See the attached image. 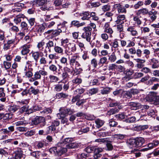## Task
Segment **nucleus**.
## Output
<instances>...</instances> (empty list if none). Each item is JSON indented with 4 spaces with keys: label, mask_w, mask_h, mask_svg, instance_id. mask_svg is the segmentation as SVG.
I'll list each match as a JSON object with an SVG mask.
<instances>
[{
    "label": "nucleus",
    "mask_w": 159,
    "mask_h": 159,
    "mask_svg": "<svg viewBox=\"0 0 159 159\" xmlns=\"http://www.w3.org/2000/svg\"><path fill=\"white\" fill-rule=\"evenodd\" d=\"M72 139L70 138H67L64 139V141L58 143L56 147L50 148L49 151L52 153H55L56 156H61L67 151V148H64L65 144L70 143Z\"/></svg>",
    "instance_id": "1"
},
{
    "label": "nucleus",
    "mask_w": 159,
    "mask_h": 159,
    "mask_svg": "<svg viewBox=\"0 0 159 159\" xmlns=\"http://www.w3.org/2000/svg\"><path fill=\"white\" fill-rule=\"evenodd\" d=\"M31 61H26L25 65L23 67V70L25 77L30 78L33 75Z\"/></svg>",
    "instance_id": "2"
},
{
    "label": "nucleus",
    "mask_w": 159,
    "mask_h": 159,
    "mask_svg": "<svg viewBox=\"0 0 159 159\" xmlns=\"http://www.w3.org/2000/svg\"><path fill=\"white\" fill-rule=\"evenodd\" d=\"M32 125H39V128H42L46 125V123L45 118L41 116H36L32 120Z\"/></svg>",
    "instance_id": "3"
},
{
    "label": "nucleus",
    "mask_w": 159,
    "mask_h": 159,
    "mask_svg": "<svg viewBox=\"0 0 159 159\" xmlns=\"http://www.w3.org/2000/svg\"><path fill=\"white\" fill-rule=\"evenodd\" d=\"M92 29L89 26H87L84 28L83 30L84 32L82 34L81 37L84 39H85L89 43L90 42L91 39V31Z\"/></svg>",
    "instance_id": "4"
},
{
    "label": "nucleus",
    "mask_w": 159,
    "mask_h": 159,
    "mask_svg": "<svg viewBox=\"0 0 159 159\" xmlns=\"http://www.w3.org/2000/svg\"><path fill=\"white\" fill-rule=\"evenodd\" d=\"M130 6L128 4H126L124 6H123L120 3L115 4L113 5V8L117 10L119 13H126V9L129 7Z\"/></svg>",
    "instance_id": "5"
},
{
    "label": "nucleus",
    "mask_w": 159,
    "mask_h": 159,
    "mask_svg": "<svg viewBox=\"0 0 159 159\" xmlns=\"http://www.w3.org/2000/svg\"><path fill=\"white\" fill-rule=\"evenodd\" d=\"M45 44V43L44 41L42 40L38 43L37 47L40 51L41 56H43L44 55V56L47 57L48 55V51L47 49H46V47L44 48Z\"/></svg>",
    "instance_id": "6"
},
{
    "label": "nucleus",
    "mask_w": 159,
    "mask_h": 159,
    "mask_svg": "<svg viewBox=\"0 0 159 159\" xmlns=\"http://www.w3.org/2000/svg\"><path fill=\"white\" fill-rule=\"evenodd\" d=\"M65 48L66 52L67 54H71L72 52H75L76 50V44L74 43H69L66 44Z\"/></svg>",
    "instance_id": "7"
},
{
    "label": "nucleus",
    "mask_w": 159,
    "mask_h": 159,
    "mask_svg": "<svg viewBox=\"0 0 159 159\" xmlns=\"http://www.w3.org/2000/svg\"><path fill=\"white\" fill-rule=\"evenodd\" d=\"M80 57L77 55L73 56L70 59L69 64L71 66H75L77 67H80V65L78 62V60Z\"/></svg>",
    "instance_id": "8"
},
{
    "label": "nucleus",
    "mask_w": 159,
    "mask_h": 159,
    "mask_svg": "<svg viewBox=\"0 0 159 159\" xmlns=\"http://www.w3.org/2000/svg\"><path fill=\"white\" fill-rule=\"evenodd\" d=\"M157 93L151 92L148 94L151 101H153L156 104H159V96H157Z\"/></svg>",
    "instance_id": "9"
},
{
    "label": "nucleus",
    "mask_w": 159,
    "mask_h": 159,
    "mask_svg": "<svg viewBox=\"0 0 159 159\" xmlns=\"http://www.w3.org/2000/svg\"><path fill=\"white\" fill-rule=\"evenodd\" d=\"M63 71L61 74V78L63 80L67 79L70 77L69 73H72L71 70L67 66L64 67L63 68Z\"/></svg>",
    "instance_id": "10"
},
{
    "label": "nucleus",
    "mask_w": 159,
    "mask_h": 159,
    "mask_svg": "<svg viewBox=\"0 0 159 159\" xmlns=\"http://www.w3.org/2000/svg\"><path fill=\"white\" fill-rule=\"evenodd\" d=\"M32 46L30 44H25L21 47V53L23 55H26L29 53L30 51V49Z\"/></svg>",
    "instance_id": "11"
},
{
    "label": "nucleus",
    "mask_w": 159,
    "mask_h": 159,
    "mask_svg": "<svg viewBox=\"0 0 159 159\" xmlns=\"http://www.w3.org/2000/svg\"><path fill=\"white\" fill-rule=\"evenodd\" d=\"M118 40L120 42L121 46L122 47L125 46L127 48L133 47L135 45V43L133 41L130 40H128L127 44V42L124 40Z\"/></svg>",
    "instance_id": "12"
},
{
    "label": "nucleus",
    "mask_w": 159,
    "mask_h": 159,
    "mask_svg": "<svg viewBox=\"0 0 159 159\" xmlns=\"http://www.w3.org/2000/svg\"><path fill=\"white\" fill-rule=\"evenodd\" d=\"M46 24L44 23L42 24L35 25L33 28L34 31H36L40 33L43 32L45 28Z\"/></svg>",
    "instance_id": "13"
},
{
    "label": "nucleus",
    "mask_w": 159,
    "mask_h": 159,
    "mask_svg": "<svg viewBox=\"0 0 159 159\" xmlns=\"http://www.w3.org/2000/svg\"><path fill=\"white\" fill-rule=\"evenodd\" d=\"M24 7L23 3H17L15 4V8H13L12 11L13 12H19L21 11V9Z\"/></svg>",
    "instance_id": "14"
},
{
    "label": "nucleus",
    "mask_w": 159,
    "mask_h": 159,
    "mask_svg": "<svg viewBox=\"0 0 159 159\" xmlns=\"http://www.w3.org/2000/svg\"><path fill=\"white\" fill-rule=\"evenodd\" d=\"M127 31L132 36H137L139 35L138 31L133 26H130L127 28Z\"/></svg>",
    "instance_id": "15"
},
{
    "label": "nucleus",
    "mask_w": 159,
    "mask_h": 159,
    "mask_svg": "<svg viewBox=\"0 0 159 159\" xmlns=\"http://www.w3.org/2000/svg\"><path fill=\"white\" fill-rule=\"evenodd\" d=\"M150 64L152 69H157L159 67V62L158 60L153 58L151 60Z\"/></svg>",
    "instance_id": "16"
},
{
    "label": "nucleus",
    "mask_w": 159,
    "mask_h": 159,
    "mask_svg": "<svg viewBox=\"0 0 159 159\" xmlns=\"http://www.w3.org/2000/svg\"><path fill=\"white\" fill-rule=\"evenodd\" d=\"M125 19V16L124 15H119L116 17L115 22L117 24H122L124 23L123 20Z\"/></svg>",
    "instance_id": "17"
},
{
    "label": "nucleus",
    "mask_w": 159,
    "mask_h": 159,
    "mask_svg": "<svg viewBox=\"0 0 159 159\" xmlns=\"http://www.w3.org/2000/svg\"><path fill=\"white\" fill-rule=\"evenodd\" d=\"M104 32L107 33L111 34L113 32V31L111 28L110 26L108 23H106L103 27Z\"/></svg>",
    "instance_id": "18"
},
{
    "label": "nucleus",
    "mask_w": 159,
    "mask_h": 159,
    "mask_svg": "<svg viewBox=\"0 0 159 159\" xmlns=\"http://www.w3.org/2000/svg\"><path fill=\"white\" fill-rule=\"evenodd\" d=\"M133 73V71L130 70H128L125 71L124 73L125 74L126 76L123 78V80L126 81L129 80L131 79L130 77V76L132 75Z\"/></svg>",
    "instance_id": "19"
},
{
    "label": "nucleus",
    "mask_w": 159,
    "mask_h": 159,
    "mask_svg": "<svg viewBox=\"0 0 159 159\" xmlns=\"http://www.w3.org/2000/svg\"><path fill=\"white\" fill-rule=\"evenodd\" d=\"M25 17V15L23 14L18 15L15 17L14 19V21L17 25L21 21V19H23Z\"/></svg>",
    "instance_id": "20"
},
{
    "label": "nucleus",
    "mask_w": 159,
    "mask_h": 159,
    "mask_svg": "<svg viewBox=\"0 0 159 159\" xmlns=\"http://www.w3.org/2000/svg\"><path fill=\"white\" fill-rule=\"evenodd\" d=\"M41 153L39 151H34L30 153V156L29 159H36L38 158L40 155Z\"/></svg>",
    "instance_id": "21"
},
{
    "label": "nucleus",
    "mask_w": 159,
    "mask_h": 159,
    "mask_svg": "<svg viewBox=\"0 0 159 159\" xmlns=\"http://www.w3.org/2000/svg\"><path fill=\"white\" fill-rule=\"evenodd\" d=\"M54 43L53 41L49 40L46 43V49H48L49 52H51V49L53 48H54Z\"/></svg>",
    "instance_id": "22"
},
{
    "label": "nucleus",
    "mask_w": 159,
    "mask_h": 159,
    "mask_svg": "<svg viewBox=\"0 0 159 159\" xmlns=\"http://www.w3.org/2000/svg\"><path fill=\"white\" fill-rule=\"evenodd\" d=\"M55 52L58 54L62 55L63 54L64 50L63 48L58 45H56L55 44L54 48Z\"/></svg>",
    "instance_id": "23"
},
{
    "label": "nucleus",
    "mask_w": 159,
    "mask_h": 159,
    "mask_svg": "<svg viewBox=\"0 0 159 159\" xmlns=\"http://www.w3.org/2000/svg\"><path fill=\"white\" fill-rule=\"evenodd\" d=\"M136 144L137 147H140L143 145L145 142L144 139L142 137H139L136 139Z\"/></svg>",
    "instance_id": "24"
},
{
    "label": "nucleus",
    "mask_w": 159,
    "mask_h": 159,
    "mask_svg": "<svg viewBox=\"0 0 159 159\" xmlns=\"http://www.w3.org/2000/svg\"><path fill=\"white\" fill-rule=\"evenodd\" d=\"M148 9L147 8H142L138 10L136 12V15L139 16L141 14L145 15L148 14Z\"/></svg>",
    "instance_id": "25"
},
{
    "label": "nucleus",
    "mask_w": 159,
    "mask_h": 159,
    "mask_svg": "<svg viewBox=\"0 0 159 159\" xmlns=\"http://www.w3.org/2000/svg\"><path fill=\"white\" fill-rule=\"evenodd\" d=\"M128 106L131 107V108L133 110H136L138 109L140 105L139 103L135 102H130L128 103Z\"/></svg>",
    "instance_id": "26"
},
{
    "label": "nucleus",
    "mask_w": 159,
    "mask_h": 159,
    "mask_svg": "<svg viewBox=\"0 0 159 159\" xmlns=\"http://www.w3.org/2000/svg\"><path fill=\"white\" fill-rule=\"evenodd\" d=\"M80 16H82L81 19L83 20H88L90 18V14L89 12L87 11L81 13Z\"/></svg>",
    "instance_id": "27"
},
{
    "label": "nucleus",
    "mask_w": 159,
    "mask_h": 159,
    "mask_svg": "<svg viewBox=\"0 0 159 159\" xmlns=\"http://www.w3.org/2000/svg\"><path fill=\"white\" fill-rule=\"evenodd\" d=\"M79 145L75 142L71 143L68 144H66V147L67 149L77 148L79 146Z\"/></svg>",
    "instance_id": "28"
},
{
    "label": "nucleus",
    "mask_w": 159,
    "mask_h": 159,
    "mask_svg": "<svg viewBox=\"0 0 159 159\" xmlns=\"http://www.w3.org/2000/svg\"><path fill=\"white\" fill-rule=\"evenodd\" d=\"M128 143L130 148L137 147L136 139H130L128 141Z\"/></svg>",
    "instance_id": "29"
},
{
    "label": "nucleus",
    "mask_w": 159,
    "mask_h": 159,
    "mask_svg": "<svg viewBox=\"0 0 159 159\" xmlns=\"http://www.w3.org/2000/svg\"><path fill=\"white\" fill-rule=\"evenodd\" d=\"M85 24V23L84 22L80 23L79 21L78 20H73L71 22V25H74L77 27L83 26Z\"/></svg>",
    "instance_id": "30"
},
{
    "label": "nucleus",
    "mask_w": 159,
    "mask_h": 159,
    "mask_svg": "<svg viewBox=\"0 0 159 159\" xmlns=\"http://www.w3.org/2000/svg\"><path fill=\"white\" fill-rule=\"evenodd\" d=\"M28 92L30 94L32 93L36 95L39 93V91L38 89H35L33 87H31L28 89Z\"/></svg>",
    "instance_id": "31"
},
{
    "label": "nucleus",
    "mask_w": 159,
    "mask_h": 159,
    "mask_svg": "<svg viewBox=\"0 0 159 159\" xmlns=\"http://www.w3.org/2000/svg\"><path fill=\"white\" fill-rule=\"evenodd\" d=\"M40 55L41 56L40 52H34L32 54V57L36 62H37Z\"/></svg>",
    "instance_id": "32"
},
{
    "label": "nucleus",
    "mask_w": 159,
    "mask_h": 159,
    "mask_svg": "<svg viewBox=\"0 0 159 159\" xmlns=\"http://www.w3.org/2000/svg\"><path fill=\"white\" fill-rule=\"evenodd\" d=\"M20 26L23 31L27 32L28 30V24L25 22L23 21L20 23Z\"/></svg>",
    "instance_id": "33"
},
{
    "label": "nucleus",
    "mask_w": 159,
    "mask_h": 159,
    "mask_svg": "<svg viewBox=\"0 0 159 159\" xmlns=\"http://www.w3.org/2000/svg\"><path fill=\"white\" fill-rule=\"evenodd\" d=\"M111 89L108 87L103 88V89L101 90V93L102 94H107L111 91Z\"/></svg>",
    "instance_id": "34"
},
{
    "label": "nucleus",
    "mask_w": 159,
    "mask_h": 159,
    "mask_svg": "<svg viewBox=\"0 0 159 159\" xmlns=\"http://www.w3.org/2000/svg\"><path fill=\"white\" fill-rule=\"evenodd\" d=\"M12 118V114L11 113H6L5 114L3 113V120L6 121Z\"/></svg>",
    "instance_id": "35"
},
{
    "label": "nucleus",
    "mask_w": 159,
    "mask_h": 159,
    "mask_svg": "<svg viewBox=\"0 0 159 159\" xmlns=\"http://www.w3.org/2000/svg\"><path fill=\"white\" fill-rule=\"evenodd\" d=\"M95 122L96 125V126L98 128H99L102 127L104 123L103 121L98 119L96 120Z\"/></svg>",
    "instance_id": "36"
},
{
    "label": "nucleus",
    "mask_w": 159,
    "mask_h": 159,
    "mask_svg": "<svg viewBox=\"0 0 159 159\" xmlns=\"http://www.w3.org/2000/svg\"><path fill=\"white\" fill-rule=\"evenodd\" d=\"M133 20L135 24L140 25L142 24V21L138 16H134L133 17Z\"/></svg>",
    "instance_id": "37"
},
{
    "label": "nucleus",
    "mask_w": 159,
    "mask_h": 159,
    "mask_svg": "<svg viewBox=\"0 0 159 159\" xmlns=\"http://www.w3.org/2000/svg\"><path fill=\"white\" fill-rule=\"evenodd\" d=\"M41 75L40 74L39 71L35 72L33 75V77L31 78V80H33V81L41 79Z\"/></svg>",
    "instance_id": "38"
},
{
    "label": "nucleus",
    "mask_w": 159,
    "mask_h": 159,
    "mask_svg": "<svg viewBox=\"0 0 159 159\" xmlns=\"http://www.w3.org/2000/svg\"><path fill=\"white\" fill-rule=\"evenodd\" d=\"M68 96V95L67 94L63 93H58L56 95V97L57 98L60 99L61 98H66Z\"/></svg>",
    "instance_id": "39"
},
{
    "label": "nucleus",
    "mask_w": 159,
    "mask_h": 159,
    "mask_svg": "<svg viewBox=\"0 0 159 159\" xmlns=\"http://www.w3.org/2000/svg\"><path fill=\"white\" fill-rule=\"evenodd\" d=\"M50 82L51 83H56L59 80V78L57 76L51 75L49 76Z\"/></svg>",
    "instance_id": "40"
},
{
    "label": "nucleus",
    "mask_w": 159,
    "mask_h": 159,
    "mask_svg": "<svg viewBox=\"0 0 159 159\" xmlns=\"http://www.w3.org/2000/svg\"><path fill=\"white\" fill-rule=\"evenodd\" d=\"M19 108V107L18 106L16 105H13L9 106L8 108V110L11 112H14L16 111Z\"/></svg>",
    "instance_id": "41"
},
{
    "label": "nucleus",
    "mask_w": 159,
    "mask_h": 159,
    "mask_svg": "<svg viewBox=\"0 0 159 159\" xmlns=\"http://www.w3.org/2000/svg\"><path fill=\"white\" fill-rule=\"evenodd\" d=\"M108 60L111 62H115L116 59V57L114 53H112L110 55L108 56Z\"/></svg>",
    "instance_id": "42"
},
{
    "label": "nucleus",
    "mask_w": 159,
    "mask_h": 159,
    "mask_svg": "<svg viewBox=\"0 0 159 159\" xmlns=\"http://www.w3.org/2000/svg\"><path fill=\"white\" fill-rule=\"evenodd\" d=\"M23 156L22 153L20 152L17 151L15 153L14 158L15 159H21Z\"/></svg>",
    "instance_id": "43"
},
{
    "label": "nucleus",
    "mask_w": 159,
    "mask_h": 159,
    "mask_svg": "<svg viewBox=\"0 0 159 159\" xmlns=\"http://www.w3.org/2000/svg\"><path fill=\"white\" fill-rule=\"evenodd\" d=\"M107 60V58L106 57H103L100 59L99 62L98 64L100 65H102V66H103V64L106 63Z\"/></svg>",
    "instance_id": "44"
},
{
    "label": "nucleus",
    "mask_w": 159,
    "mask_h": 159,
    "mask_svg": "<svg viewBox=\"0 0 159 159\" xmlns=\"http://www.w3.org/2000/svg\"><path fill=\"white\" fill-rule=\"evenodd\" d=\"M119 110L116 108L114 109L112 108L108 111L107 113V115L109 116H110L111 115H113L116 114L118 112Z\"/></svg>",
    "instance_id": "45"
},
{
    "label": "nucleus",
    "mask_w": 159,
    "mask_h": 159,
    "mask_svg": "<svg viewBox=\"0 0 159 159\" xmlns=\"http://www.w3.org/2000/svg\"><path fill=\"white\" fill-rule=\"evenodd\" d=\"M44 106L41 104L39 105H35L33 107V108L34 110L40 111L44 109Z\"/></svg>",
    "instance_id": "46"
},
{
    "label": "nucleus",
    "mask_w": 159,
    "mask_h": 159,
    "mask_svg": "<svg viewBox=\"0 0 159 159\" xmlns=\"http://www.w3.org/2000/svg\"><path fill=\"white\" fill-rule=\"evenodd\" d=\"M49 69L53 72H57V67L55 65L53 64H52L49 66Z\"/></svg>",
    "instance_id": "47"
},
{
    "label": "nucleus",
    "mask_w": 159,
    "mask_h": 159,
    "mask_svg": "<svg viewBox=\"0 0 159 159\" xmlns=\"http://www.w3.org/2000/svg\"><path fill=\"white\" fill-rule=\"evenodd\" d=\"M90 17H92V19L95 21H98L99 18L97 14L94 12H92L90 14Z\"/></svg>",
    "instance_id": "48"
},
{
    "label": "nucleus",
    "mask_w": 159,
    "mask_h": 159,
    "mask_svg": "<svg viewBox=\"0 0 159 159\" xmlns=\"http://www.w3.org/2000/svg\"><path fill=\"white\" fill-rule=\"evenodd\" d=\"M59 111L61 112L57 114V117L59 119H63L64 118H65L66 115L62 111H61V109L60 108L59 109Z\"/></svg>",
    "instance_id": "49"
},
{
    "label": "nucleus",
    "mask_w": 159,
    "mask_h": 159,
    "mask_svg": "<svg viewBox=\"0 0 159 159\" xmlns=\"http://www.w3.org/2000/svg\"><path fill=\"white\" fill-rule=\"evenodd\" d=\"M98 88H92L89 90V93L91 95H93L98 93Z\"/></svg>",
    "instance_id": "50"
},
{
    "label": "nucleus",
    "mask_w": 159,
    "mask_h": 159,
    "mask_svg": "<svg viewBox=\"0 0 159 159\" xmlns=\"http://www.w3.org/2000/svg\"><path fill=\"white\" fill-rule=\"evenodd\" d=\"M95 146H88L85 149V151L88 153H90L94 151Z\"/></svg>",
    "instance_id": "51"
},
{
    "label": "nucleus",
    "mask_w": 159,
    "mask_h": 159,
    "mask_svg": "<svg viewBox=\"0 0 159 159\" xmlns=\"http://www.w3.org/2000/svg\"><path fill=\"white\" fill-rule=\"evenodd\" d=\"M76 43L77 45L80 48L81 50V51H82L83 50V48H85L84 43L80 40H77L76 41Z\"/></svg>",
    "instance_id": "52"
},
{
    "label": "nucleus",
    "mask_w": 159,
    "mask_h": 159,
    "mask_svg": "<svg viewBox=\"0 0 159 159\" xmlns=\"http://www.w3.org/2000/svg\"><path fill=\"white\" fill-rule=\"evenodd\" d=\"M44 108L43 109H42L43 111L41 112L44 114H48L52 113V111L51 109L49 108H46L44 107Z\"/></svg>",
    "instance_id": "53"
},
{
    "label": "nucleus",
    "mask_w": 159,
    "mask_h": 159,
    "mask_svg": "<svg viewBox=\"0 0 159 159\" xmlns=\"http://www.w3.org/2000/svg\"><path fill=\"white\" fill-rule=\"evenodd\" d=\"M56 130V128L54 127L52 125L48 127L47 128V133L49 134Z\"/></svg>",
    "instance_id": "54"
},
{
    "label": "nucleus",
    "mask_w": 159,
    "mask_h": 159,
    "mask_svg": "<svg viewBox=\"0 0 159 159\" xmlns=\"http://www.w3.org/2000/svg\"><path fill=\"white\" fill-rule=\"evenodd\" d=\"M47 2V0H35L37 5L38 6L43 5Z\"/></svg>",
    "instance_id": "55"
},
{
    "label": "nucleus",
    "mask_w": 159,
    "mask_h": 159,
    "mask_svg": "<svg viewBox=\"0 0 159 159\" xmlns=\"http://www.w3.org/2000/svg\"><path fill=\"white\" fill-rule=\"evenodd\" d=\"M3 64L6 70L9 69L11 66V62L6 61H3Z\"/></svg>",
    "instance_id": "56"
},
{
    "label": "nucleus",
    "mask_w": 159,
    "mask_h": 159,
    "mask_svg": "<svg viewBox=\"0 0 159 159\" xmlns=\"http://www.w3.org/2000/svg\"><path fill=\"white\" fill-rule=\"evenodd\" d=\"M91 64L94 68H96L98 64L97 59L96 58L92 59L91 61Z\"/></svg>",
    "instance_id": "57"
},
{
    "label": "nucleus",
    "mask_w": 159,
    "mask_h": 159,
    "mask_svg": "<svg viewBox=\"0 0 159 159\" xmlns=\"http://www.w3.org/2000/svg\"><path fill=\"white\" fill-rule=\"evenodd\" d=\"M62 32V30L60 29H59L58 30H53L52 32V36L53 37H55L58 35L60 34V33Z\"/></svg>",
    "instance_id": "58"
},
{
    "label": "nucleus",
    "mask_w": 159,
    "mask_h": 159,
    "mask_svg": "<svg viewBox=\"0 0 159 159\" xmlns=\"http://www.w3.org/2000/svg\"><path fill=\"white\" fill-rule=\"evenodd\" d=\"M36 146L38 148H41L43 147L45 145V142L43 141H41L36 142Z\"/></svg>",
    "instance_id": "59"
},
{
    "label": "nucleus",
    "mask_w": 159,
    "mask_h": 159,
    "mask_svg": "<svg viewBox=\"0 0 159 159\" xmlns=\"http://www.w3.org/2000/svg\"><path fill=\"white\" fill-rule=\"evenodd\" d=\"M159 143L158 141H153L152 143H148L149 145V147L151 149H152L155 147L157 146Z\"/></svg>",
    "instance_id": "60"
},
{
    "label": "nucleus",
    "mask_w": 159,
    "mask_h": 159,
    "mask_svg": "<svg viewBox=\"0 0 159 159\" xmlns=\"http://www.w3.org/2000/svg\"><path fill=\"white\" fill-rule=\"evenodd\" d=\"M28 123L25 120H21L15 122V125L16 126H19L23 125H26Z\"/></svg>",
    "instance_id": "61"
},
{
    "label": "nucleus",
    "mask_w": 159,
    "mask_h": 159,
    "mask_svg": "<svg viewBox=\"0 0 159 159\" xmlns=\"http://www.w3.org/2000/svg\"><path fill=\"white\" fill-rule=\"evenodd\" d=\"M69 40L67 39H62L61 40V46H62L65 47H66V44L68 43Z\"/></svg>",
    "instance_id": "62"
},
{
    "label": "nucleus",
    "mask_w": 159,
    "mask_h": 159,
    "mask_svg": "<svg viewBox=\"0 0 159 159\" xmlns=\"http://www.w3.org/2000/svg\"><path fill=\"white\" fill-rule=\"evenodd\" d=\"M35 131L34 130H31L29 131H28L25 134L26 136L29 137H30L35 134Z\"/></svg>",
    "instance_id": "63"
},
{
    "label": "nucleus",
    "mask_w": 159,
    "mask_h": 159,
    "mask_svg": "<svg viewBox=\"0 0 159 159\" xmlns=\"http://www.w3.org/2000/svg\"><path fill=\"white\" fill-rule=\"evenodd\" d=\"M28 109V106L27 105H25L21 107L19 110V112L22 113L24 112L27 111Z\"/></svg>",
    "instance_id": "64"
}]
</instances>
